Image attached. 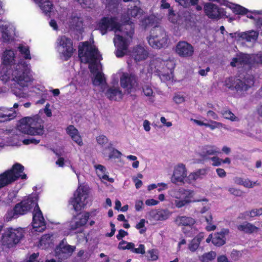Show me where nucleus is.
<instances>
[{
  "label": "nucleus",
  "instance_id": "nucleus-1",
  "mask_svg": "<svg viewBox=\"0 0 262 262\" xmlns=\"http://www.w3.org/2000/svg\"><path fill=\"white\" fill-rule=\"evenodd\" d=\"M15 53L12 50H6L2 57L0 67L1 79L4 82L11 77L19 87L12 88L13 93L18 98H27L30 96L28 89L31 86L33 81L32 72L30 64L21 61L13 64L15 61Z\"/></svg>",
  "mask_w": 262,
  "mask_h": 262
},
{
  "label": "nucleus",
  "instance_id": "nucleus-2",
  "mask_svg": "<svg viewBox=\"0 0 262 262\" xmlns=\"http://www.w3.org/2000/svg\"><path fill=\"white\" fill-rule=\"evenodd\" d=\"M142 11L137 6L128 10L127 17L122 18L124 24L120 25L116 17L102 18L98 24V29L102 35L106 32L113 31L115 33L114 43L116 48L115 54L117 57H122L127 52L128 47L132 40L133 29L129 23L131 17H140Z\"/></svg>",
  "mask_w": 262,
  "mask_h": 262
},
{
  "label": "nucleus",
  "instance_id": "nucleus-3",
  "mask_svg": "<svg viewBox=\"0 0 262 262\" xmlns=\"http://www.w3.org/2000/svg\"><path fill=\"white\" fill-rule=\"evenodd\" d=\"M78 52L81 61L89 64L93 84L101 86L102 89L106 86L104 75L101 72L102 66L98 62L102 57L96 47L88 42H83L79 45Z\"/></svg>",
  "mask_w": 262,
  "mask_h": 262
},
{
  "label": "nucleus",
  "instance_id": "nucleus-4",
  "mask_svg": "<svg viewBox=\"0 0 262 262\" xmlns=\"http://www.w3.org/2000/svg\"><path fill=\"white\" fill-rule=\"evenodd\" d=\"M38 196L36 194H31L17 203L14 207L17 214L20 215L27 213L32 208H34L33 213L32 226L35 231L42 232L46 228V224L42 213L37 204Z\"/></svg>",
  "mask_w": 262,
  "mask_h": 262
},
{
  "label": "nucleus",
  "instance_id": "nucleus-5",
  "mask_svg": "<svg viewBox=\"0 0 262 262\" xmlns=\"http://www.w3.org/2000/svg\"><path fill=\"white\" fill-rule=\"evenodd\" d=\"M171 203L178 208H181L193 202H208L206 198L195 200V191L191 189L179 187L170 189L168 192Z\"/></svg>",
  "mask_w": 262,
  "mask_h": 262
},
{
  "label": "nucleus",
  "instance_id": "nucleus-6",
  "mask_svg": "<svg viewBox=\"0 0 262 262\" xmlns=\"http://www.w3.org/2000/svg\"><path fill=\"white\" fill-rule=\"evenodd\" d=\"M149 66L148 76H150L151 73H155L163 82L171 80L173 78L172 70L174 68L173 61L164 60L160 57L154 58L150 61Z\"/></svg>",
  "mask_w": 262,
  "mask_h": 262
},
{
  "label": "nucleus",
  "instance_id": "nucleus-7",
  "mask_svg": "<svg viewBox=\"0 0 262 262\" xmlns=\"http://www.w3.org/2000/svg\"><path fill=\"white\" fill-rule=\"evenodd\" d=\"M17 128L22 133L31 136H41L45 132L42 120L38 115L21 119Z\"/></svg>",
  "mask_w": 262,
  "mask_h": 262
},
{
  "label": "nucleus",
  "instance_id": "nucleus-8",
  "mask_svg": "<svg viewBox=\"0 0 262 262\" xmlns=\"http://www.w3.org/2000/svg\"><path fill=\"white\" fill-rule=\"evenodd\" d=\"M24 166L19 163L13 165L12 168L0 175V188L4 187L20 178L27 179V175L23 172Z\"/></svg>",
  "mask_w": 262,
  "mask_h": 262
},
{
  "label": "nucleus",
  "instance_id": "nucleus-9",
  "mask_svg": "<svg viewBox=\"0 0 262 262\" xmlns=\"http://www.w3.org/2000/svg\"><path fill=\"white\" fill-rule=\"evenodd\" d=\"M149 45L155 49H161L168 46L169 39L165 31L161 28L156 27L152 29L148 37Z\"/></svg>",
  "mask_w": 262,
  "mask_h": 262
},
{
  "label": "nucleus",
  "instance_id": "nucleus-10",
  "mask_svg": "<svg viewBox=\"0 0 262 262\" xmlns=\"http://www.w3.org/2000/svg\"><path fill=\"white\" fill-rule=\"evenodd\" d=\"M89 193V189L86 186H80L77 188L70 201L75 211L81 210L88 204Z\"/></svg>",
  "mask_w": 262,
  "mask_h": 262
},
{
  "label": "nucleus",
  "instance_id": "nucleus-11",
  "mask_svg": "<svg viewBox=\"0 0 262 262\" xmlns=\"http://www.w3.org/2000/svg\"><path fill=\"white\" fill-rule=\"evenodd\" d=\"M57 50L61 59L68 60L72 55L74 48L71 38L66 36H61L57 40Z\"/></svg>",
  "mask_w": 262,
  "mask_h": 262
},
{
  "label": "nucleus",
  "instance_id": "nucleus-12",
  "mask_svg": "<svg viewBox=\"0 0 262 262\" xmlns=\"http://www.w3.org/2000/svg\"><path fill=\"white\" fill-rule=\"evenodd\" d=\"M23 236L21 229L8 228L5 231L2 238V243L8 248L17 244Z\"/></svg>",
  "mask_w": 262,
  "mask_h": 262
},
{
  "label": "nucleus",
  "instance_id": "nucleus-13",
  "mask_svg": "<svg viewBox=\"0 0 262 262\" xmlns=\"http://www.w3.org/2000/svg\"><path fill=\"white\" fill-rule=\"evenodd\" d=\"M225 84L227 88L236 92L246 91L249 87L253 84V78L249 76L244 78L243 82L241 79L236 78H229L225 81Z\"/></svg>",
  "mask_w": 262,
  "mask_h": 262
},
{
  "label": "nucleus",
  "instance_id": "nucleus-14",
  "mask_svg": "<svg viewBox=\"0 0 262 262\" xmlns=\"http://www.w3.org/2000/svg\"><path fill=\"white\" fill-rule=\"evenodd\" d=\"M120 79L121 87L128 94L136 92L140 90L139 84L135 75L127 73H123Z\"/></svg>",
  "mask_w": 262,
  "mask_h": 262
},
{
  "label": "nucleus",
  "instance_id": "nucleus-15",
  "mask_svg": "<svg viewBox=\"0 0 262 262\" xmlns=\"http://www.w3.org/2000/svg\"><path fill=\"white\" fill-rule=\"evenodd\" d=\"M175 222L178 226H185L183 228V231L188 236H192L197 232L196 229L193 226L195 220L191 217L178 216L175 220Z\"/></svg>",
  "mask_w": 262,
  "mask_h": 262
},
{
  "label": "nucleus",
  "instance_id": "nucleus-16",
  "mask_svg": "<svg viewBox=\"0 0 262 262\" xmlns=\"http://www.w3.org/2000/svg\"><path fill=\"white\" fill-rule=\"evenodd\" d=\"M253 58L257 63H262V53H260L250 57L249 55L240 53L232 59L231 62L232 67L238 68L244 67L248 64H251V60Z\"/></svg>",
  "mask_w": 262,
  "mask_h": 262
},
{
  "label": "nucleus",
  "instance_id": "nucleus-17",
  "mask_svg": "<svg viewBox=\"0 0 262 262\" xmlns=\"http://www.w3.org/2000/svg\"><path fill=\"white\" fill-rule=\"evenodd\" d=\"M171 213L167 209H152L148 212L147 218L150 222L156 223L167 220Z\"/></svg>",
  "mask_w": 262,
  "mask_h": 262
},
{
  "label": "nucleus",
  "instance_id": "nucleus-18",
  "mask_svg": "<svg viewBox=\"0 0 262 262\" xmlns=\"http://www.w3.org/2000/svg\"><path fill=\"white\" fill-rule=\"evenodd\" d=\"M187 174L185 165L180 163L174 167L173 174L171 178V182L174 184L179 183H184V180Z\"/></svg>",
  "mask_w": 262,
  "mask_h": 262
},
{
  "label": "nucleus",
  "instance_id": "nucleus-19",
  "mask_svg": "<svg viewBox=\"0 0 262 262\" xmlns=\"http://www.w3.org/2000/svg\"><path fill=\"white\" fill-rule=\"evenodd\" d=\"M176 53L180 57H190L194 53L193 46L185 41H179L175 49Z\"/></svg>",
  "mask_w": 262,
  "mask_h": 262
},
{
  "label": "nucleus",
  "instance_id": "nucleus-20",
  "mask_svg": "<svg viewBox=\"0 0 262 262\" xmlns=\"http://www.w3.org/2000/svg\"><path fill=\"white\" fill-rule=\"evenodd\" d=\"M75 250L74 246H71L62 241L55 249V255L59 259H65L72 255Z\"/></svg>",
  "mask_w": 262,
  "mask_h": 262
},
{
  "label": "nucleus",
  "instance_id": "nucleus-21",
  "mask_svg": "<svg viewBox=\"0 0 262 262\" xmlns=\"http://www.w3.org/2000/svg\"><path fill=\"white\" fill-rule=\"evenodd\" d=\"M205 14L211 19H219L221 15V11L217 6L211 3H207L204 6Z\"/></svg>",
  "mask_w": 262,
  "mask_h": 262
},
{
  "label": "nucleus",
  "instance_id": "nucleus-22",
  "mask_svg": "<svg viewBox=\"0 0 262 262\" xmlns=\"http://www.w3.org/2000/svg\"><path fill=\"white\" fill-rule=\"evenodd\" d=\"M0 29L2 33V37L4 41H10L13 39V28L9 23L5 20H1Z\"/></svg>",
  "mask_w": 262,
  "mask_h": 262
},
{
  "label": "nucleus",
  "instance_id": "nucleus-23",
  "mask_svg": "<svg viewBox=\"0 0 262 262\" xmlns=\"http://www.w3.org/2000/svg\"><path fill=\"white\" fill-rule=\"evenodd\" d=\"M87 216H84L83 213L78 216H74L69 222V228L72 230L81 229L87 223Z\"/></svg>",
  "mask_w": 262,
  "mask_h": 262
},
{
  "label": "nucleus",
  "instance_id": "nucleus-24",
  "mask_svg": "<svg viewBox=\"0 0 262 262\" xmlns=\"http://www.w3.org/2000/svg\"><path fill=\"white\" fill-rule=\"evenodd\" d=\"M54 241L55 237L53 234H44L41 237L37 246L42 249L52 248L54 246Z\"/></svg>",
  "mask_w": 262,
  "mask_h": 262
},
{
  "label": "nucleus",
  "instance_id": "nucleus-25",
  "mask_svg": "<svg viewBox=\"0 0 262 262\" xmlns=\"http://www.w3.org/2000/svg\"><path fill=\"white\" fill-rule=\"evenodd\" d=\"M132 56L136 61L146 59L148 56L147 50L142 46H138L134 48Z\"/></svg>",
  "mask_w": 262,
  "mask_h": 262
},
{
  "label": "nucleus",
  "instance_id": "nucleus-26",
  "mask_svg": "<svg viewBox=\"0 0 262 262\" xmlns=\"http://www.w3.org/2000/svg\"><path fill=\"white\" fill-rule=\"evenodd\" d=\"M199 153L202 158H205L209 156L220 154V151L215 145H206L200 148Z\"/></svg>",
  "mask_w": 262,
  "mask_h": 262
},
{
  "label": "nucleus",
  "instance_id": "nucleus-27",
  "mask_svg": "<svg viewBox=\"0 0 262 262\" xmlns=\"http://www.w3.org/2000/svg\"><path fill=\"white\" fill-rule=\"evenodd\" d=\"M237 36L247 42H255L258 38L259 32L254 30L236 33Z\"/></svg>",
  "mask_w": 262,
  "mask_h": 262
},
{
  "label": "nucleus",
  "instance_id": "nucleus-28",
  "mask_svg": "<svg viewBox=\"0 0 262 262\" xmlns=\"http://www.w3.org/2000/svg\"><path fill=\"white\" fill-rule=\"evenodd\" d=\"M229 233L227 229H223L220 232L213 235L212 244L217 247L224 245L226 243L225 236Z\"/></svg>",
  "mask_w": 262,
  "mask_h": 262
},
{
  "label": "nucleus",
  "instance_id": "nucleus-29",
  "mask_svg": "<svg viewBox=\"0 0 262 262\" xmlns=\"http://www.w3.org/2000/svg\"><path fill=\"white\" fill-rule=\"evenodd\" d=\"M101 152L104 157H108L109 159H118L122 155L119 150L112 147L111 143H108L105 148H103Z\"/></svg>",
  "mask_w": 262,
  "mask_h": 262
},
{
  "label": "nucleus",
  "instance_id": "nucleus-30",
  "mask_svg": "<svg viewBox=\"0 0 262 262\" xmlns=\"http://www.w3.org/2000/svg\"><path fill=\"white\" fill-rule=\"evenodd\" d=\"M66 132L72 140L79 146L83 145L82 140L78 130L73 126L69 125L66 128Z\"/></svg>",
  "mask_w": 262,
  "mask_h": 262
},
{
  "label": "nucleus",
  "instance_id": "nucleus-31",
  "mask_svg": "<svg viewBox=\"0 0 262 262\" xmlns=\"http://www.w3.org/2000/svg\"><path fill=\"white\" fill-rule=\"evenodd\" d=\"M16 116V112L13 109L4 107H0V122L9 121Z\"/></svg>",
  "mask_w": 262,
  "mask_h": 262
},
{
  "label": "nucleus",
  "instance_id": "nucleus-32",
  "mask_svg": "<svg viewBox=\"0 0 262 262\" xmlns=\"http://www.w3.org/2000/svg\"><path fill=\"white\" fill-rule=\"evenodd\" d=\"M105 94L109 99L113 100H119L121 99L123 95L120 89L115 86L108 88Z\"/></svg>",
  "mask_w": 262,
  "mask_h": 262
},
{
  "label": "nucleus",
  "instance_id": "nucleus-33",
  "mask_svg": "<svg viewBox=\"0 0 262 262\" xmlns=\"http://www.w3.org/2000/svg\"><path fill=\"white\" fill-rule=\"evenodd\" d=\"M95 168L96 170L97 176L102 180V182L108 181L111 183H113L114 180L113 178H110L105 173L106 168L102 165H95Z\"/></svg>",
  "mask_w": 262,
  "mask_h": 262
},
{
  "label": "nucleus",
  "instance_id": "nucleus-34",
  "mask_svg": "<svg viewBox=\"0 0 262 262\" xmlns=\"http://www.w3.org/2000/svg\"><path fill=\"white\" fill-rule=\"evenodd\" d=\"M208 172L207 168H202L190 173L188 176V183H191L198 179H202Z\"/></svg>",
  "mask_w": 262,
  "mask_h": 262
},
{
  "label": "nucleus",
  "instance_id": "nucleus-35",
  "mask_svg": "<svg viewBox=\"0 0 262 262\" xmlns=\"http://www.w3.org/2000/svg\"><path fill=\"white\" fill-rule=\"evenodd\" d=\"M203 238L204 234L203 233H200L190 242L188 246L189 249L192 252L195 251L198 248Z\"/></svg>",
  "mask_w": 262,
  "mask_h": 262
},
{
  "label": "nucleus",
  "instance_id": "nucleus-36",
  "mask_svg": "<svg viewBox=\"0 0 262 262\" xmlns=\"http://www.w3.org/2000/svg\"><path fill=\"white\" fill-rule=\"evenodd\" d=\"M237 229L242 231H244L246 233H251L257 232L258 230V228L254 225L246 223L237 226Z\"/></svg>",
  "mask_w": 262,
  "mask_h": 262
},
{
  "label": "nucleus",
  "instance_id": "nucleus-37",
  "mask_svg": "<svg viewBox=\"0 0 262 262\" xmlns=\"http://www.w3.org/2000/svg\"><path fill=\"white\" fill-rule=\"evenodd\" d=\"M38 5L42 12L47 15H49L52 9V4L49 0H40Z\"/></svg>",
  "mask_w": 262,
  "mask_h": 262
},
{
  "label": "nucleus",
  "instance_id": "nucleus-38",
  "mask_svg": "<svg viewBox=\"0 0 262 262\" xmlns=\"http://www.w3.org/2000/svg\"><path fill=\"white\" fill-rule=\"evenodd\" d=\"M244 218L248 219L262 215V208H253L250 210L245 211L244 214Z\"/></svg>",
  "mask_w": 262,
  "mask_h": 262
},
{
  "label": "nucleus",
  "instance_id": "nucleus-39",
  "mask_svg": "<svg viewBox=\"0 0 262 262\" xmlns=\"http://www.w3.org/2000/svg\"><path fill=\"white\" fill-rule=\"evenodd\" d=\"M216 256V252L213 251L203 254L199 259L202 262H212Z\"/></svg>",
  "mask_w": 262,
  "mask_h": 262
},
{
  "label": "nucleus",
  "instance_id": "nucleus-40",
  "mask_svg": "<svg viewBox=\"0 0 262 262\" xmlns=\"http://www.w3.org/2000/svg\"><path fill=\"white\" fill-rule=\"evenodd\" d=\"M18 49L21 54L26 59H31V57L30 53L29 48L28 46L20 45L18 47Z\"/></svg>",
  "mask_w": 262,
  "mask_h": 262
},
{
  "label": "nucleus",
  "instance_id": "nucleus-41",
  "mask_svg": "<svg viewBox=\"0 0 262 262\" xmlns=\"http://www.w3.org/2000/svg\"><path fill=\"white\" fill-rule=\"evenodd\" d=\"M19 216V215L13 208V209H10L7 211L5 215V221L9 222L13 219H17Z\"/></svg>",
  "mask_w": 262,
  "mask_h": 262
},
{
  "label": "nucleus",
  "instance_id": "nucleus-42",
  "mask_svg": "<svg viewBox=\"0 0 262 262\" xmlns=\"http://www.w3.org/2000/svg\"><path fill=\"white\" fill-rule=\"evenodd\" d=\"M223 117L226 119L230 120L231 121H237L238 119L230 111L223 110L221 112Z\"/></svg>",
  "mask_w": 262,
  "mask_h": 262
},
{
  "label": "nucleus",
  "instance_id": "nucleus-43",
  "mask_svg": "<svg viewBox=\"0 0 262 262\" xmlns=\"http://www.w3.org/2000/svg\"><path fill=\"white\" fill-rule=\"evenodd\" d=\"M205 126L209 127L211 130H213L215 128H220L221 127H223L226 129H227V128L225 124L214 121H210V123H207V124L205 125Z\"/></svg>",
  "mask_w": 262,
  "mask_h": 262
},
{
  "label": "nucleus",
  "instance_id": "nucleus-44",
  "mask_svg": "<svg viewBox=\"0 0 262 262\" xmlns=\"http://www.w3.org/2000/svg\"><path fill=\"white\" fill-rule=\"evenodd\" d=\"M135 247V245L133 243H128L125 241H121L118 245V249L122 250H130L132 251L133 248Z\"/></svg>",
  "mask_w": 262,
  "mask_h": 262
},
{
  "label": "nucleus",
  "instance_id": "nucleus-45",
  "mask_svg": "<svg viewBox=\"0 0 262 262\" xmlns=\"http://www.w3.org/2000/svg\"><path fill=\"white\" fill-rule=\"evenodd\" d=\"M179 15L174 13L172 9H169L168 19L170 22L173 24H176L179 20Z\"/></svg>",
  "mask_w": 262,
  "mask_h": 262
},
{
  "label": "nucleus",
  "instance_id": "nucleus-46",
  "mask_svg": "<svg viewBox=\"0 0 262 262\" xmlns=\"http://www.w3.org/2000/svg\"><path fill=\"white\" fill-rule=\"evenodd\" d=\"M97 142L98 144L103 147L105 146L104 148H105L108 144V139L104 135H100L97 137Z\"/></svg>",
  "mask_w": 262,
  "mask_h": 262
},
{
  "label": "nucleus",
  "instance_id": "nucleus-47",
  "mask_svg": "<svg viewBox=\"0 0 262 262\" xmlns=\"http://www.w3.org/2000/svg\"><path fill=\"white\" fill-rule=\"evenodd\" d=\"M259 183L257 182H253L248 179H245L243 186L248 188H251L254 187L255 186L259 185Z\"/></svg>",
  "mask_w": 262,
  "mask_h": 262
},
{
  "label": "nucleus",
  "instance_id": "nucleus-48",
  "mask_svg": "<svg viewBox=\"0 0 262 262\" xmlns=\"http://www.w3.org/2000/svg\"><path fill=\"white\" fill-rule=\"evenodd\" d=\"M147 257L150 260H156L158 258V252L154 249L149 250L147 252Z\"/></svg>",
  "mask_w": 262,
  "mask_h": 262
},
{
  "label": "nucleus",
  "instance_id": "nucleus-49",
  "mask_svg": "<svg viewBox=\"0 0 262 262\" xmlns=\"http://www.w3.org/2000/svg\"><path fill=\"white\" fill-rule=\"evenodd\" d=\"M70 23L72 27H80L82 24L81 18L78 17H73Z\"/></svg>",
  "mask_w": 262,
  "mask_h": 262
},
{
  "label": "nucleus",
  "instance_id": "nucleus-50",
  "mask_svg": "<svg viewBox=\"0 0 262 262\" xmlns=\"http://www.w3.org/2000/svg\"><path fill=\"white\" fill-rule=\"evenodd\" d=\"M143 92L144 95L147 97H151L153 94L152 89L149 85H145L143 87Z\"/></svg>",
  "mask_w": 262,
  "mask_h": 262
},
{
  "label": "nucleus",
  "instance_id": "nucleus-51",
  "mask_svg": "<svg viewBox=\"0 0 262 262\" xmlns=\"http://www.w3.org/2000/svg\"><path fill=\"white\" fill-rule=\"evenodd\" d=\"M173 100L177 104H181L184 102L185 97L183 95L177 94L173 96Z\"/></svg>",
  "mask_w": 262,
  "mask_h": 262
},
{
  "label": "nucleus",
  "instance_id": "nucleus-52",
  "mask_svg": "<svg viewBox=\"0 0 262 262\" xmlns=\"http://www.w3.org/2000/svg\"><path fill=\"white\" fill-rule=\"evenodd\" d=\"M39 142V140H37L34 138H29L23 140V143L25 145H28L30 144H37Z\"/></svg>",
  "mask_w": 262,
  "mask_h": 262
},
{
  "label": "nucleus",
  "instance_id": "nucleus-53",
  "mask_svg": "<svg viewBox=\"0 0 262 262\" xmlns=\"http://www.w3.org/2000/svg\"><path fill=\"white\" fill-rule=\"evenodd\" d=\"M145 223V219H141L140 222L136 225V228L140 230V233H143L145 231V229H144Z\"/></svg>",
  "mask_w": 262,
  "mask_h": 262
},
{
  "label": "nucleus",
  "instance_id": "nucleus-54",
  "mask_svg": "<svg viewBox=\"0 0 262 262\" xmlns=\"http://www.w3.org/2000/svg\"><path fill=\"white\" fill-rule=\"evenodd\" d=\"M132 251L135 253L143 254L145 252V246L144 245L140 244L137 248H133Z\"/></svg>",
  "mask_w": 262,
  "mask_h": 262
},
{
  "label": "nucleus",
  "instance_id": "nucleus-55",
  "mask_svg": "<svg viewBox=\"0 0 262 262\" xmlns=\"http://www.w3.org/2000/svg\"><path fill=\"white\" fill-rule=\"evenodd\" d=\"M228 191L231 194L235 196H241L242 194V191L234 187H229Z\"/></svg>",
  "mask_w": 262,
  "mask_h": 262
},
{
  "label": "nucleus",
  "instance_id": "nucleus-56",
  "mask_svg": "<svg viewBox=\"0 0 262 262\" xmlns=\"http://www.w3.org/2000/svg\"><path fill=\"white\" fill-rule=\"evenodd\" d=\"M242 256V252L237 250H233L231 253V257L234 260H238Z\"/></svg>",
  "mask_w": 262,
  "mask_h": 262
},
{
  "label": "nucleus",
  "instance_id": "nucleus-57",
  "mask_svg": "<svg viewBox=\"0 0 262 262\" xmlns=\"http://www.w3.org/2000/svg\"><path fill=\"white\" fill-rule=\"evenodd\" d=\"M98 212V210L94 209L89 212H84L83 214L84 216H87L86 220L88 221L90 217H94L96 216Z\"/></svg>",
  "mask_w": 262,
  "mask_h": 262
},
{
  "label": "nucleus",
  "instance_id": "nucleus-58",
  "mask_svg": "<svg viewBox=\"0 0 262 262\" xmlns=\"http://www.w3.org/2000/svg\"><path fill=\"white\" fill-rule=\"evenodd\" d=\"M210 160L212 162V165L214 166H218L222 163V159L217 157H213L211 158Z\"/></svg>",
  "mask_w": 262,
  "mask_h": 262
},
{
  "label": "nucleus",
  "instance_id": "nucleus-59",
  "mask_svg": "<svg viewBox=\"0 0 262 262\" xmlns=\"http://www.w3.org/2000/svg\"><path fill=\"white\" fill-rule=\"evenodd\" d=\"M144 204L142 201L137 200L135 202V209L137 211L143 210Z\"/></svg>",
  "mask_w": 262,
  "mask_h": 262
},
{
  "label": "nucleus",
  "instance_id": "nucleus-60",
  "mask_svg": "<svg viewBox=\"0 0 262 262\" xmlns=\"http://www.w3.org/2000/svg\"><path fill=\"white\" fill-rule=\"evenodd\" d=\"M160 121L164 126L167 127H170L172 125V123L171 122L167 121V119L164 117H161L160 118Z\"/></svg>",
  "mask_w": 262,
  "mask_h": 262
},
{
  "label": "nucleus",
  "instance_id": "nucleus-61",
  "mask_svg": "<svg viewBox=\"0 0 262 262\" xmlns=\"http://www.w3.org/2000/svg\"><path fill=\"white\" fill-rule=\"evenodd\" d=\"M132 180L133 182L135 183V187L137 189H139L142 186L143 184L142 181L139 180L136 177H133L132 178Z\"/></svg>",
  "mask_w": 262,
  "mask_h": 262
},
{
  "label": "nucleus",
  "instance_id": "nucleus-62",
  "mask_svg": "<svg viewBox=\"0 0 262 262\" xmlns=\"http://www.w3.org/2000/svg\"><path fill=\"white\" fill-rule=\"evenodd\" d=\"M159 201L155 199H148L145 201V204L147 206H155L158 204Z\"/></svg>",
  "mask_w": 262,
  "mask_h": 262
},
{
  "label": "nucleus",
  "instance_id": "nucleus-63",
  "mask_svg": "<svg viewBox=\"0 0 262 262\" xmlns=\"http://www.w3.org/2000/svg\"><path fill=\"white\" fill-rule=\"evenodd\" d=\"M50 105L49 103H47L46 105V106L43 110L44 113L46 114L47 117H51L52 116V111L50 108Z\"/></svg>",
  "mask_w": 262,
  "mask_h": 262
},
{
  "label": "nucleus",
  "instance_id": "nucleus-64",
  "mask_svg": "<svg viewBox=\"0 0 262 262\" xmlns=\"http://www.w3.org/2000/svg\"><path fill=\"white\" fill-rule=\"evenodd\" d=\"M128 234L127 232L123 230H120L119 231L118 234L117 235L116 237L117 238L118 240H120L123 237H124L125 236L127 235Z\"/></svg>",
  "mask_w": 262,
  "mask_h": 262
}]
</instances>
